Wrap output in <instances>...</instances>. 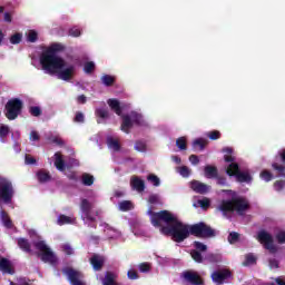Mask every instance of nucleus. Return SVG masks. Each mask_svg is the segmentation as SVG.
Returning <instances> with one entry per match:
<instances>
[{
  "label": "nucleus",
  "instance_id": "1",
  "mask_svg": "<svg viewBox=\"0 0 285 285\" xmlns=\"http://www.w3.org/2000/svg\"><path fill=\"white\" fill-rule=\"evenodd\" d=\"M147 215H149L150 222L156 228L161 226V222L168 224V226L160 228V233L171 237V239L177 242V244H181V242L188 239L190 235H195V237H202L204 239L215 237V229L210 228V226L205 223L188 226L179 220L177 214H173L168 210L155 213L153 209H148Z\"/></svg>",
  "mask_w": 285,
  "mask_h": 285
},
{
  "label": "nucleus",
  "instance_id": "2",
  "mask_svg": "<svg viewBox=\"0 0 285 285\" xmlns=\"http://www.w3.org/2000/svg\"><path fill=\"white\" fill-rule=\"evenodd\" d=\"M66 47L61 43H52L48 49L42 51L40 56V66L47 72H75V67L69 66L66 60L59 56L57 52H63Z\"/></svg>",
  "mask_w": 285,
  "mask_h": 285
},
{
  "label": "nucleus",
  "instance_id": "3",
  "mask_svg": "<svg viewBox=\"0 0 285 285\" xmlns=\"http://www.w3.org/2000/svg\"><path fill=\"white\" fill-rule=\"evenodd\" d=\"M223 193L226 195V198L218 205V209L224 217L230 219L233 213H237L240 216L246 215V212L250 208V203H248L246 197L237 196V193L233 190H223Z\"/></svg>",
  "mask_w": 285,
  "mask_h": 285
},
{
  "label": "nucleus",
  "instance_id": "4",
  "mask_svg": "<svg viewBox=\"0 0 285 285\" xmlns=\"http://www.w3.org/2000/svg\"><path fill=\"white\" fill-rule=\"evenodd\" d=\"M87 198L80 200V217L88 228H97V217L101 215L100 210H95V202L97 199V191L89 189L86 191Z\"/></svg>",
  "mask_w": 285,
  "mask_h": 285
},
{
  "label": "nucleus",
  "instance_id": "5",
  "mask_svg": "<svg viewBox=\"0 0 285 285\" xmlns=\"http://www.w3.org/2000/svg\"><path fill=\"white\" fill-rule=\"evenodd\" d=\"M107 104L111 108V110H114V112L118 115V117H121L122 122L120 126V130H122V132H126L128 135L132 126H148V122L146 121V119H144V116L137 111H131L127 115H121L122 110L121 106L119 105V100L108 99Z\"/></svg>",
  "mask_w": 285,
  "mask_h": 285
},
{
  "label": "nucleus",
  "instance_id": "6",
  "mask_svg": "<svg viewBox=\"0 0 285 285\" xmlns=\"http://www.w3.org/2000/svg\"><path fill=\"white\" fill-rule=\"evenodd\" d=\"M224 160L226 161V164H228L226 168V175H228L229 177H236V179L240 184H250V181H253V176H250V173L248 170H239V165L235 163L237 161L235 156L225 155Z\"/></svg>",
  "mask_w": 285,
  "mask_h": 285
},
{
  "label": "nucleus",
  "instance_id": "7",
  "mask_svg": "<svg viewBox=\"0 0 285 285\" xmlns=\"http://www.w3.org/2000/svg\"><path fill=\"white\" fill-rule=\"evenodd\" d=\"M33 246L41 253L39 254V257L45 264H51V266H57V264H59V258H57V255H55L52 249L48 247L46 240L33 242Z\"/></svg>",
  "mask_w": 285,
  "mask_h": 285
},
{
  "label": "nucleus",
  "instance_id": "8",
  "mask_svg": "<svg viewBox=\"0 0 285 285\" xmlns=\"http://www.w3.org/2000/svg\"><path fill=\"white\" fill-rule=\"evenodd\" d=\"M23 108V101H21L18 98H12L8 100L6 107H4V115L7 119L10 121H14L21 115V110Z\"/></svg>",
  "mask_w": 285,
  "mask_h": 285
},
{
  "label": "nucleus",
  "instance_id": "9",
  "mask_svg": "<svg viewBox=\"0 0 285 285\" xmlns=\"http://www.w3.org/2000/svg\"><path fill=\"white\" fill-rule=\"evenodd\" d=\"M12 197H14V187L12 181L7 178L0 180V199L3 204H11Z\"/></svg>",
  "mask_w": 285,
  "mask_h": 285
},
{
  "label": "nucleus",
  "instance_id": "10",
  "mask_svg": "<svg viewBox=\"0 0 285 285\" xmlns=\"http://www.w3.org/2000/svg\"><path fill=\"white\" fill-rule=\"evenodd\" d=\"M53 158L55 166L57 170H60V173H63L66 168H75V166H79V160L76 158H69L66 163V160H63V156L60 153H56Z\"/></svg>",
  "mask_w": 285,
  "mask_h": 285
},
{
  "label": "nucleus",
  "instance_id": "11",
  "mask_svg": "<svg viewBox=\"0 0 285 285\" xmlns=\"http://www.w3.org/2000/svg\"><path fill=\"white\" fill-rule=\"evenodd\" d=\"M257 239L258 242L266 248V250H269V253H277V246H275V243L273 240V235H271L266 230H259L257 233Z\"/></svg>",
  "mask_w": 285,
  "mask_h": 285
},
{
  "label": "nucleus",
  "instance_id": "12",
  "mask_svg": "<svg viewBox=\"0 0 285 285\" xmlns=\"http://www.w3.org/2000/svg\"><path fill=\"white\" fill-rule=\"evenodd\" d=\"M194 248L195 249L190 252V256L197 262V264H204V255H202V253H206L208 250V246L196 240L194 242Z\"/></svg>",
  "mask_w": 285,
  "mask_h": 285
},
{
  "label": "nucleus",
  "instance_id": "13",
  "mask_svg": "<svg viewBox=\"0 0 285 285\" xmlns=\"http://www.w3.org/2000/svg\"><path fill=\"white\" fill-rule=\"evenodd\" d=\"M63 275H67L68 281L71 285H86V283L81 282V273L78 271H75L73 268L66 267L62 269Z\"/></svg>",
  "mask_w": 285,
  "mask_h": 285
},
{
  "label": "nucleus",
  "instance_id": "14",
  "mask_svg": "<svg viewBox=\"0 0 285 285\" xmlns=\"http://www.w3.org/2000/svg\"><path fill=\"white\" fill-rule=\"evenodd\" d=\"M100 226L104 228V233L109 242L121 239V232L117 228L110 226L108 223H101Z\"/></svg>",
  "mask_w": 285,
  "mask_h": 285
},
{
  "label": "nucleus",
  "instance_id": "15",
  "mask_svg": "<svg viewBox=\"0 0 285 285\" xmlns=\"http://www.w3.org/2000/svg\"><path fill=\"white\" fill-rule=\"evenodd\" d=\"M184 282L189 285H202L204 284V281H202V277L197 272L187 271L181 274Z\"/></svg>",
  "mask_w": 285,
  "mask_h": 285
},
{
  "label": "nucleus",
  "instance_id": "16",
  "mask_svg": "<svg viewBox=\"0 0 285 285\" xmlns=\"http://www.w3.org/2000/svg\"><path fill=\"white\" fill-rule=\"evenodd\" d=\"M230 278V272H228L227 269H222V271H216L212 274V279L214 282V284H224V282H226V279Z\"/></svg>",
  "mask_w": 285,
  "mask_h": 285
},
{
  "label": "nucleus",
  "instance_id": "17",
  "mask_svg": "<svg viewBox=\"0 0 285 285\" xmlns=\"http://www.w3.org/2000/svg\"><path fill=\"white\" fill-rule=\"evenodd\" d=\"M190 188L194 190V193H198V195H206V193L210 191V186L206 185L198 180H193L190 183Z\"/></svg>",
  "mask_w": 285,
  "mask_h": 285
},
{
  "label": "nucleus",
  "instance_id": "18",
  "mask_svg": "<svg viewBox=\"0 0 285 285\" xmlns=\"http://www.w3.org/2000/svg\"><path fill=\"white\" fill-rule=\"evenodd\" d=\"M0 271L7 275H14V268H12V262L8 258H0Z\"/></svg>",
  "mask_w": 285,
  "mask_h": 285
},
{
  "label": "nucleus",
  "instance_id": "19",
  "mask_svg": "<svg viewBox=\"0 0 285 285\" xmlns=\"http://www.w3.org/2000/svg\"><path fill=\"white\" fill-rule=\"evenodd\" d=\"M223 259L222 254L208 253L203 256V264H219Z\"/></svg>",
  "mask_w": 285,
  "mask_h": 285
},
{
  "label": "nucleus",
  "instance_id": "20",
  "mask_svg": "<svg viewBox=\"0 0 285 285\" xmlns=\"http://www.w3.org/2000/svg\"><path fill=\"white\" fill-rule=\"evenodd\" d=\"M105 262H106V258H104V256H99L97 254H95L90 258V264H91L94 271H101V268H104Z\"/></svg>",
  "mask_w": 285,
  "mask_h": 285
},
{
  "label": "nucleus",
  "instance_id": "21",
  "mask_svg": "<svg viewBox=\"0 0 285 285\" xmlns=\"http://www.w3.org/2000/svg\"><path fill=\"white\" fill-rule=\"evenodd\" d=\"M130 185L137 193H144L146 190V184L137 176L131 177Z\"/></svg>",
  "mask_w": 285,
  "mask_h": 285
},
{
  "label": "nucleus",
  "instance_id": "22",
  "mask_svg": "<svg viewBox=\"0 0 285 285\" xmlns=\"http://www.w3.org/2000/svg\"><path fill=\"white\" fill-rule=\"evenodd\" d=\"M107 146L110 150H114V153H119V150L121 149L119 140L112 136L107 137Z\"/></svg>",
  "mask_w": 285,
  "mask_h": 285
},
{
  "label": "nucleus",
  "instance_id": "23",
  "mask_svg": "<svg viewBox=\"0 0 285 285\" xmlns=\"http://www.w3.org/2000/svg\"><path fill=\"white\" fill-rule=\"evenodd\" d=\"M53 79H60L61 81H72V72H50L49 73Z\"/></svg>",
  "mask_w": 285,
  "mask_h": 285
},
{
  "label": "nucleus",
  "instance_id": "24",
  "mask_svg": "<svg viewBox=\"0 0 285 285\" xmlns=\"http://www.w3.org/2000/svg\"><path fill=\"white\" fill-rule=\"evenodd\" d=\"M0 219L4 228L12 229L14 228V225L12 224V219H10V216L6 210L0 212Z\"/></svg>",
  "mask_w": 285,
  "mask_h": 285
},
{
  "label": "nucleus",
  "instance_id": "25",
  "mask_svg": "<svg viewBox=\"0 0 285 285\" xmlns=\"http://www.w3.org/2000/svg\"><path fill=\"white\" fill-rule=\"evenodd\" d=\"M18 246L23 253L32 254V246L30 245V240L26 238H18Z\"/></svg>",
  "mask_w": 285,
  "mask_h": 285
},
{
  "label": "nucleus",
  "instance_id": "26",
  "mask_svg": "<svg viewBox=\"0 0 285 285\" xmlns=\"http://www.w3.org/2000/svg\"><path fill=\"white\" fill-rule=\"evenodd\" d=\"M37 179L40 184H46L47 181H50L51 177L48 171L41 169L37 173Z\"/></svg>",
  "mask_w": 285,
  "mask_h": 285
},
{
  "label": "nucleus",
  "instance_id": "27",
  "mask_svg": "<svg viewBox=\"0 0 285 285\" xmlns=\"http://www.w3.org/2000/svg\"><path fill=\"white\" fill-rule=\"evenodd\" d=\"M57 224H58V226H63L66 224H75V217L66 216V215H59Z\"/></svg>",
  "mask_w": 285,
  "mask_h": 285
},
{
  "label": "nucleus",
  "instance_id": "28",
  "mask_svg": "<svg viewBox=\"0 0 285 285\" xmlns=\"http://www.w3.org/2000/svg\"><path fill=\"white\" fill-rule=\"evenodd\" d=\"M8 135H10V127H8V125H0V141L2 144L8 142V140L6 139Z\"/></svg>",
  "mask_w": 285,
  "mask_h": 285
},
{
  "label": "nucleus",
  "instance_id": "29",
  "mask_svg": "<svg viewBox=\"0 0 285 285\" xmlns=\"http://www.w3.org/2000/svg\"><path fill=\"white\" fill-rule=\"evenodd\" d=\"M210 207V199L203 198L198 199L194 203V208H203V210H206V208Z\"/></svg>",
  "mask_w": 285,
  "mask_h": 285
},
{
  "label": "nucleus",
  "instance_id": "30",
  "mask_svg": "<svg viewBox=\"0 0 285 285\" xmlns=\"http://www.w3.org/2000/svg\"><path fill=\"white\" fill-rule=\"evenodd\" d=\"M81 184L82 186H92L95 184V176L85 173L81 175Z\"/></svg>",
  "mask_w": 285,
  "mask_h": 285
},
{
  "label": "nucleus",
  "instance_id": "31",
  "mask_svg": "<svg viewBox=\"0 0 285 285\" xmlns=\"http://www.w3.org/2000/svg\"><path fill=\"white\" fill-rule=\"evenodd\" d=\"M205 177L207 179H216L217 177V168L213 166L205 167Z\"/></svg>",
  "mask_w": 285,
  "mask_h": 285
},
{
  "label": "nucleus",
  "instance_id": "32",
  "mask_svg": "<svg viewBox=\"0 0 285 285\" xmlns=\"http://www.w3.org/2000/svg\"><path fill=\"white\" fill-rule=\"evenodd\" d=\"M47 139L51 141V144H56L57 146H63L65 141L59 137V135L48 134Z\"/></svg>",
  "mask_w": 285,
  "mask_h": 285
},
{
  "label": "nucleus",
  "instance_id": "33",
  "mask_svg": "<svg viewBox=\"0 0 285 285\" xmlns=\"http://www.w3.org/2000/svg\"><path fill=\"white\" fill-rule=\"evenodd\" d=\"M206 147V140L204 138H197L193 141L194 150H204Z\"/></svg>",
  "mask_w": 285,
  "mask_h": 285
},
{
  "label": "nucleus",
  "instance_id": "34",
  "mask_svg": "<svg viewBox=\"0 0 285 285\" xmlns=\"http://www.w3.org/2000/svg\"><path fill=\"white\" fill-rule=\"evenodd\" d=\"M118 208L122 213H126L128 210H132V202H130V200H122V202H120L118 204Z\"/></svg>",
  "mask_w": 285,
  "mask_h": 285
},
{
  "label": "nucleus",
  "instance_id": "35",
  "mask_svg": "<svg viewBox=\"0 0 285 285\" xmlns=\"http://www.w3.org/2000/svg\"><path fill=\"white\" fill-rule=\"evenodd\" d=\"M96 115H98L100 119H108V117H110V114L108 112V108L106 107V105H104V107L97 108Z\"/></svg>",
  "mask_w": 285,
  "mask_h": 285
},
{
  "label": "nucleus",
  "instance_id": "36",
  "mask_svg": "<svg viewBox=\"0 0 285 285\" xmlns=\"http://www.w3.org/2000/svg\"><path fill=\"white\" fill-rule=\"evenodd\" d=\"M101 82L104 86L110 87L115 83V77L111 75H104L101 77Z\"/></svg>",
  "mask_w": 285,
  "mask_h": 285
},
{
  "label": "nucleus",
  "instance_id": "37",
  "mask_svg": "<svg viewBox=\"0 0 285 285\" xmlns=\"http://www.w3.org/2000/svg\"><path fill=\"white\" fill-rule=\"evenodd\" d=\"M272 168H274V170H276L277 177H285V166L274 163L272 165Z\"/></svg>",
  "mask_w": 285,
  "mask_h": 285
},
{
  "label": "nucleus",
  "instance_id": "38",
  "mask_svg": "<svg viewBox=\"0 0 285 285\" xmlns=\"http://www.w3.org/2000/svg\"><path fill=\"white\" fill-rule=\"evenodd\" d=\"M256 262H257V256H255L254 254H247L245 256L244 266H253V264H256Z\"/></svg>",
  "mask_w": 285,
  "mask_h": 285
},
{
  "label": "nucleus",
  "instance_id": "39",
  "mask_svg": "<svg viewBox=\"0 0 285 285\" xmlns=\"http://www.w3.org/2000/svg\"><path fill=\"white\" fill-rule=\"evenodd\" d=\"M41 107L29 106V115H31V117H41Z\"/></svg>",
  "mask_w": 285,
  "mask_h": 285
},
{
  "label": "nucleus",
  "instance_id": "40",
  "mask_svg": "<svg viewBox=\"0 0 285 285\" xmlns=\"http://www.w3.org/2000/svg\"><path fill=\"white\" fill-rule=\"evenodd\" d=\"M275 237H276V242H278V244H285V230L276 229Z\"/></svg>",
  "mask_w": 285,
  "mask_h": 285
},
{
  "label": "nucleus",
  "instance_id": "41",
  "mask_svg": "<svg viewBox=\"0 0 285 285\" xmlns=\"http://www.w3.org/2000/svg\"><path fill=\"white\" fill-rule=\"evenodd\" d=\"M147 180L153 184V186H160L161 185V180L159 179V177L157 175L150 174L149 176H147Z\"/></svg>",
  "mask_w": 285,
  "mask_h": 285
},
{
  "label": "nucleus",
  "instance_id": "42",
  "mask_svg": "<svg viewBox=\"0 0 285 285\" xmlns=\"http://www.w3.org/2000/svg\"><path fill=\"white\" fill-rule=\"evenodd\" d=\"M38 39H39V33H37V31L35 30H30L27 37V41H29V43H37Z\"/></svg>",
  "mask_w": 285,
  "mask_h": 285
},
{
  "label": "nucleus",
  "instance_id": "43",
  "mask_svg": "<svg viewBox=\"0 0 285 285\" xmlns=\"http://www.w3.org/2000/svg\"><path fill=\"white\" fill-rule=\"evenodd\" d=\"M227 239H228L229 244H237V242H239V239H240V235L237 232H232V233H229Z\"/></svg>",
  "mask_w": 285,
  "mask_h": 285
},
{
  "label": "nucleus",
  "instance_id": "44",
  "mask_svg": "<svg viewBox=\"0 0 285 285\" xmlns=\"http://www.w3.org/2000/svg\"><path fill=\"white\" fill-rule=\"evenodd\" d=\"M176 170L181 177H190V168L186 166L177 167Z\"/></svg>",
  "mask_w": 285,
  "mask_h": 285
},
{
  "label": "nucleus",
  "instance_id": "45",
  "mask_svg": "<svg viewBox=\"0 0 285 285\" xmlns=\"http://www.w3.org/2000/svg\"><path fill=\"white\" fill-rule=\"evenodd\" d=\"M96 65L94 61H87L83 65V72H95Z\"/></svg>",
  "mask_w": 285,
  "mask_h": 285
},
{
  "label": "nucleus",
  "instance_id": "46",
  "mask_svg": "<svg viewBox=\"0 0 285 285\" xmlns=\"http://www.w3.org/2000/svg\"><path fill=\"white\" fill-rule=\"evenodd\" d=\"M21 39H23V35L14 33L10 38V43H12L13 46H17L18 43H21Z\"/></svg>",
  "mask_w": 285,
  "mask_h": 285
},
{
  "label": "nucleus",
  "instance_id": "47",
  "mask_svg": "<svg viewBox=\"0 0 285 285\" xmlns=\"http://www.w3.org/2000/svg\"><path fill=\"white\" fill-rule=\"evenodd\" d=\"M157 262L160 266H170V264H173V261L168 257L157 256Z\"/></svg>",
  "mask_w": 285,
  "mask_h": 285
},
{
  "label": "nucleus",
  "instance_id": "48",
  "mask_svg": "<svg viewBox=\"0 0 285 285\" xmlns=\"http://www.w3.org/2000/svg\"><path fill=\"white\" fill-rule=\"evenodd\" d=\"M176 146L179 148V150H186V137H180L176 140Z\"/></svg>",
  "mask_w": 285,
  "mask_h": 285
},
{
  "label": "nucleus",
  "instance_id": "49",
  "mask_svg": "<svg viewBox=\"0 0 285 285\" xmlns=\"http://www.w3.org/2000/svg\"><path fill=\"white\" fill-rule=\"evenodd\" d=\"M135 150L138 153H146V142L144 141H137L134 146Z\"/></svg>",
  "mask_w": 285,
  "mask_h": 285
},
{
  "label": "nucleus",
  "instance_id": "50",
  "mask_svg": "<svg viewBox=\"0 0 285 285\" xmlns=\"http://www.w3.org/2000/svg\"><path fill=\"white\" fill-rule=\"evenodd\" d=\"M261 178L264 180V181H271L273 179V174H271V171L268 170H263L261 173Z\"/></svg>",
  "mask_w": 285,
  "mask_h": 285
},
{
  "label": "nucleus",
  "instance_id": "51",
  "mask_svg": "<svg viewBox=\"0 0 285 285\" xmlns=\"http://www.w3.org/2000/svg\"><path fill=\"white\" fill-rule=\"evenodd\" d=\"M24 164L27 166H35V164H37V159H35V157L26 154V156H24Z\"/></svg>",
  "mask_w": 285,
  "mask_h": 285
},
{
  "label": "nucleus",
  "instance_id": "52",
  "mask_svg": "<svg viewBox=\"0 0 285 285\" xmlns=\"http://www.w3.org/2000/svg\"><path fill=\"white\" fill-rule=\"evenodd\" d=\"M69 37H81V29L78 27H72L69 29Z\"/></svg>",
  "mask_w": 285,
  "mask_h": 285
},
{
  "label": "nucleus",
  "instance_id": "53",
  "mask_svg": "<svg viewBox=\"0 0 285 285\" xmlns=\"http://www.w3.org/2000/svg\"><path fill=\"white\" fill-rule=\"evenodd\" d=\"M217 186H228V180L224 176H218L215 178Z\"/></svg>",
  "mask_w": 285,
  "mask_h": 285
},
{
  "label": "nucleus",
  "instance_id": "54",
  "mask_svg": "<svg viewBox=\"0 0 285 285\" xmlns=\"http://www.w3.org/2000/svg\"><path fill=\"white\" fill-rule=\"evenodd\" d=\"M138 271L140 273H150V264L148 263H142L138 266Z\"/></svg>",
  "mask_w": 285,
  "mask_h": 285
},
{
  "label": "nucleus",
  "instance_id": "55",
  "mask_svg": "<svg viewBox=\"0 0 285 285\" xmlns=\"http://www.w3.org/2000/svg\"><path fill=\"white\" fill-rule=\"evenodd\" d=\"M207 137L210 138L212 140L219 139L222 137V134L218 130L209 131L207 134Z\"/></svg>",
  "mask_w": 285,
  "mask_h": 285
},
{
  "label": "nucleus",
  "instance_id": "56",
  "mask_svg": "<svg viewBox=\"0 0 285 285\" xmlns=\"http://www.w3.org/2000/svg\"><path fill=\"white\" fill-rule=\"evenodd\" d=\"M127 276L128 279H139V274L135 269H129Z\"/></svg>",
  "mask_w": 285,
  "mask_h": 285
},
{
  "label": "nucleus",
  "instance_id": "57",
  "mask_svg": "<svg viewBox=\"0 0 285 285\" xmlns=\"http://www.w3.org/2000/svg\"><path fill=\"white\" fill-rule=\"evenodd\" d=\"M62 249L65 250V253L67 255H73L75 254V249H72V247L69 244L62 245Z\"/></svg>",
  "mask_w": 285,
  "mask_h": 285
},
{
  "label": "nucleus",
  "instance_id": "58",
  "mask_svg": "<svg viewBox=\"0 0 285 285\" xmlns=\"http://www.w3.org/2000/svg\"><path fill=\"white\" fill-rule=\"evenodd\" d=\"M73 121H76L77 124H83L85 116L81 112H77L73 118Z\"/></svg>",
  "mask_w": 285,
  "mask_h": 285
},
{
  "label": "nucleus",
  "instance_id": "59",
  "mask_svg": "<svg viewBox=\"0 0 285 285\" xmlns=\"http://www.w3.org/2000/svg\"><path fill=\"white\" fill-rule=\"evenodd\" d=\"M134 234L137 236V237H148V233L146 230H139L137 228L134 229Z\"/></svg>",
  "mask_w": 285,
  "mask_h": 285
},
{
  "label": "nucleus",
  "instance_id": "60",
  "mask_svg": "<svg viewBox=\"0 0 285 285\" xmlns=\"http://www.w3.org/2000/svg\"><path fill=\"white\" fill-rule=\"evenodd\" d=\"M189 161L193 166H197V164H199V157H197V155H191L189 156Z\"/></svg>",
  "mask_w": 285,
  "mask_h": 285
},
{
  "label": "nucleus",
  "instance_id": "61",
  "mask_svg": "<svg viewBox=\"0 0 285 285\" xmlns=\"http://www.w3.org/2000/svg\"><path fill=\"white\" fill-rule=\"evenodd\" d=\"M284 186H285V183L282 181V180L276 181V183L274 184L275 190H282V188H284Z\"/></svg>",
  "mask_w": 285,
  "mask_h": 285
},
{
  "label": "nucleus",
  "instance_id": "62",
  "mask_svg": "<svg viewBox=\"0 0 285 285\" xmlns=\"http://www.w3.org/2000/svg\"><path fill=\"white\" fill-rule=\"evenodd\" d=\"M30 141H39V134L37 131H31Z\"/></svg>",
  "mask_w": 285,
  "mask_h": 285
},
{
  "label": "nucleus",
  "instance_id": "63",
  "mask_svg": "<svg viewBox=\"0 0 285 285\" xmlns=\"http://www.w3.org/2000/svg\"><path fill=\"white\" fill-rule=\"evenodd\" d=\"M148 202H149V204H157V202H159V196L150 195Z\"/></svg>",
  "mask_w": 285,
  "mask_h": 285
},
{
  "label": "nucleus",
  "instance_id": "64",
  "mask_svg": "<svg viewBox=\"0 0 285 285\" xmlns=\"http://www.w3.org/2000/svg\"><path fill=\"white\" fill-rule=\"evenodd\" d=\"M278 266H279V262H277V259H275V258L269 259L271 268H278Z\"/></svg>",
  "mask_w": 285,
  "mask_h": 285
}]
</instances>
